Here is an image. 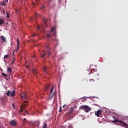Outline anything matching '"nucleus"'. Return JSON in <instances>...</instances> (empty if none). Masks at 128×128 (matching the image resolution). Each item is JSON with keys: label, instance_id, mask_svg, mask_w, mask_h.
Segmentation results:
<instances>
[{"label": "nucleus", "instance_id": "79ce46f5", "mask_svg": "<svg viewBox=\"0 0 128 128\" xmlns=\"http://www.w3.org/2000/svg\"><path fill=\"white\" fill-rule=\"evenodd\" d=\"M12 106H14V104H12Z\"/></svg>", "mask_w": 128, "mask_h": 128}, {"label": "nucleus", "instance_id": "49530a36", "mask_svg": "<svg viewBox=\"0 0 128 128\" xmlns=\"http://www.w3.org/2000/svg\"><path fill=\"white\" fill-rule=\"evenodd\" d=\"M27 68H28V66Z\"/></svg>", "mask_w": 128, "mask_h": 128}, {"label": "nucleus", "instance_id": "412c9836", "mask_svg": "<svg viewBox=\"0 0 128 128\" xmlns=\"http://www.w3.org/2000/svg\"><path fill=\"white\" fill-rule=\"evenodd\" d=\"M44 8H46V6H44V4H42V6L40 7V10H44Z\"/></svg>", "mask_w": 128, "mask_h": 128}, {"label": "nucleus", "instance_id": "a211bd4d", "mask_svg": "<svg viewBox=\"0 0 128 128\" xmlns=\"http://www.w3.org/2000/svg\"><path fill=\"white\" fill-rule=\"evenodd\" d=\"M8 72H9L10 74V72H12V69L10 68H8L7 69Z\"/></svg>", "mask_w": 128, "mask_h": 128}, {"label": "nucleus", "instance_id": "6e6552de", "mask_svg": "<svg viewBox=\"0 0 128 128\" xmlns=\"http://www.w3.org/2000/svg\"><path fill=\"white\" fill-rule=\"evenodd\" d=\"M0 38L2 40L3 42H6V37H4V36H0Z\"/></svg>", "mask_w": 128, "mask_h": 128}, {"label": "nucleus", "instance_id": "37998d69", "mask_svg": "<svg viewBox=\"0 0 128 128\" xmlns=\"http://www.w3.org/2000/svg\"><path fill=\"white\" fill-rule=\"evenodd\" d=\"M20 112H22V110H20Z\"/></svg>", "mask_w": 128, "mask_h": 128}, {"label": "nucleus", "instance_id": "ddd939ff", "mask_svg": "<svg viewBox=\"0 0 128 128\" xmlns=\"http://www.w3.org/2000/svg\"><path fill=\"white\" fill-rule=\"evenodd\" d=\"M11 92L10 91H8V92H6V96H10V94H11Z\"/></svg>", "mask_w": 128, "mask_h": 128}, {"label": "nucleus", "instance_id": "ea45409f", "mask_svg": "<svg viewBox=\"0 0 128 128\" xmlns=\"http://www.w3.org/2000/svg\"><path fill=\"white\" fill-rule=\"evenodd\" d=\"M0 128H3L2 126L0 125Z\"/></svg>", "mask_w": 128, "mask_h": 128}, {"label": "nucleus", "instance_id": "f03ea898", "mask_svg": "<svg viewBox=\"0 0 128 128\" xmlns=\"http://www.w3.org/2000/svg\"><path fill=\"white\" fill-rule=\"evenodd\" d=\"M80 110H83L86 112H90L92 108L86 105H84L80 106Z\"/></svg>", "mask_w": 128, "mask_h": 128}, {"label": "nucleus", "instance_id": "473e14b6", "mask_svg": "<svg viewBox=\"0 0 128 128\" xmlns=\"http://www.w3.org/2000/svg\"><path fill=\"white\" fill-rule=\"evenodd\" d=\"M54 36H56V32H54L53 34Z\"/></svg>", "mask_w": 128, "mask_h": 128}, {"label": "nucleus", "instance_id": "b1692460", "mask_svg": "<svg viewBox=\"0 0 128 128\" xmlns=\"http://www.w3.org/2000/svg\"><path fill=\"white\" fill-rule=\"evenodd\" d=\"M48 128V124H45L44 125L43 128Z\"/></svg>", "mask_w": 128, "mask_h": 128}, {"label": "nucleus", "instance_id": "c03bdc74", "mask_svg": "<svg viewBox=\"0 0 128 128\" xmlns=\"http://www.w3.org/2000/svg\"><path fill=\"white\" fill-rule=\"evenodd\" d=\"M33 4H34V3H33Z\"/></svg>", "mask_w": 128, "mask_h": 128}, {"label": "nucleus", "instance_id": "5701e85b", "mask_svg": "<svg viewBox=\"0 0 128 128\" xmlns=\"http://www.w3.org/2000/svg\"><path fill=\"white\" fill-rule=\"evenodd\" d=\"M32 72H34V74H37L38 72H36V70H33Z\"/></svg>", "mask_w": 128, "mask_h": 128}, {"label": "nucleus", "instance_id": "39448f33", "mask_svg": "<svg viewBox=\"0 0 128 128\" xmlns=\"http://www.w3.org/2000/svg\"><path fill=\"white\" fill-rule=\"evenodd\" d=\"M10 124L12 126H16V121L14 120H12L10 122Z\"/></svg>", "mask_w": 128, "mask_h": 128}, {"label": "nucleus", "instance_id": "9d476101", "mask_svg": "<svg viewBox=\"0 0 128 128\" xmlns=\"http://www.w3.org/2000/svg\"><path fill=\"white\" fill-rule=\"evenodd\" d=\"M17 41V48H20V38H18Z\"/></svg>", "mask_w": 128, "mask_h": 128}, {"label": "nucleus", "instance_id": "c756f323", "mask_svg": "<svg viewBox=\"0 0 128 128\" xmlns=\"http://www.w3.org/2000/svg\"><path fill=\"white\" fill-rule=\"evenodd\" d=\"M50 2H52V0H48V6H50Z\"/></svg>", "mask_w": 128, "mask_h": 128}, {"label": "nucleus", "instance_id": "20e7f679", "mask_svg": "<svg viewBox=\"0 0 128 128\" xmlns=\"http://www.w3.org/2000/svg\"><path fill=\"white\" fill-rule=\"evenodd\" d=\"M74 108H76V105L75 106L72 107L70 108L68 116H71L72 114V112H74Z\"/></svg>", "mask_w": 128, "mask_h": 128}, {"label": "nucleus", "instance_id": "393cba45", "mask_svg": "<svg viewBox=\"0 0 128 128\" xmlns=\"http://www.w3.org/2000/svg\"><path fill=\"white\" fill-rule=\"evenodd\" d=\"M18 48L14 49V50L13 54H14V52H18Z\"/></svg>", "mask_w": 128, "mask_h": 128}, {"label": "nucleus", "instance_id": "4468645a", "mask_svg": "<svg viewBox=\"0 0 128 128\" xmlns=\"http://www.w3.org/2000/svg\"><path fill=\"white\" fill-rule=\"evenodd\" d=\"M4 24V20L2 19L0 20V24Z\"/></svg>", "mask_w": 128, "mask_h": 128}, {"label": "nucleus", "instance_id": "2f4dec72", "mask_svg": "<svg viewBox=\"0 0 128 128\" xmlns=\"http://www.w3.org/2000/svg\"><path fill=\"white\" fill-rule=\"evenodd\" d=\"M62 106H60V110H59V112H62Z\"/></svg>", "mask_w": 128, "mask_h": 128}, {"label": "nucleus", "instance_id": "aec40b11", "mask_svg": "<svg viewBox=\"0 0 128 128\" xmlns=\"http://www.w3.org/2000/svg\"><path fill=\"white\" fill-rule=\"evenodd\" d=\"M2 76H4V78H6V76H8V74L4 73V72H2Z\"/></svg>", "mask_w": 128, "mask_h": 128}, {"label": "nucleus", "instance_id": "c9c22d12", "mask_svg": "<svg viewBox=\"0 0 128 128\" xmlns=\"http://www.w3.org/2000/svg\"><path fill=\"white\" fill-rule=\"evenodd\" d=\"M92 80H93V82H94V79H90V82H92Z\"/></svg>", "mask_w": 128, "mask_h": 128}, {"label": "nucleus", "instance_id": "58836bf2", "mask_svg": "<svg viewBox=\"0 0 128 128\" xmlns=\"http://www.w3.org/2000/svg\"><path fill=\"white\" fill-rule=\"evenodd\" d=\"M65 106H66V104L64 105V106H62V107H63V108H64Z\"/></svg>", "mask_w": 128, "mask_h": 128}, {"label": "nucleus", "instance_id": "cd10ccee", "mask_svg": "<svg viewBox=\"0 0 128 128\" xmlns=\"http://www.w3.org/2000/svg\"><path fill=\"white\" fill-rule=\"evenodd\" d=\"M52 54V52L50 51H48V56H50Z\"/></svg>", "mask_w": 128, "mask_h": 128}, {"label": "nucleus", "instance_id": "423d86ee", "mask_svg": "<svg viewBox=\"0 0 128 128\" xmlns=\"http://www.w3.org/2000/svg\"><path fill=\"white\" fill-rule=\"evenodd\" d=\"M26 106H28V102L24 101L22 105L21 106V110H24Z\"/></svg>", "mask_w": 128, "mask_h": 128}, {"label": "nucleus", "instance_id": "72a5a7b5", "mask_svg": "<svg viewBox=\"0 0 128 128\" xmlns=\"http://www.w3.org/2000/svg\"><path fill=\"white\" fill-rule=\"evenodd\" d=\"M35 14H36V16H38V13H36Z\"/></svg>", "mask_w": 128, "mask_h": 128}, {"label": "nucleus", "instance_id": "4be33fe9", "mask_svg": "<svg viewBox=\"0 0 128 128\" xmlns=\"http://www.w3.org/2000/svg\"><path fill=\"white\" fill-rule=\"evenodd\" d=\"M47 70H48V68H46V67L44 68V72H46Z\"/></svg>", "mask_w": 128, "mask_h": 128}, {"label": "nucleus", "instance_id": "f8f14e48", "mask_svg": "<svg viewBox=\"0 0 128 128\" xmlns=\"http://www.w3.org/2000/svg\"><path fill=\"white\" fill-rule=\"evenodd\" d=\"M14 94H16V90H14L12 92L10 96L12 98L13 96H14Z\"/></svg>", "mask_w": 128, "mask_h": 128}, {"label": "nucleus", "instance_id": "9b49d317", "mask_svg": "<svg viewBox=\"0 0 128 128\" xmlns=\"http://www.w3.org/2000/svg\"><path fill=\"white\" fill-rule=\"evenodd\" d=\"M0 4L1 6H6V3L5 1H2L0 2Z\"/></svg>", "mask_w": 128, "mask_h": 128}, {"label": "nucleus", "instance_id": "f257e3e1", "mask_svg": "<svg viewBox=\"0 0 128 128\" xmlns=\"http://www.w3.org/2000/svg\"><path fill=\"white\" fill-rule=\"evenodd\" d=\"M113 118H114V120H113L112 122L114 124H116V122H119L118 125L121 126H128V124H126V122H122V120H118V119H116V116H113Z\"/></svg>", "mask_w": 128, "mask_h": 128}, {"label": "nucleus", "instance_id": "2eb2a0df", "mask_svg": "<svg viewBox=\"0 0 128 128\" xmlns=\"http://www.w3.org/2000/svg\"><path fill=\"white\" fill-rule=\"evenodd\" d=\"M46 38H52V34H47Z\"/></svg>", "mask_w": 128, "mask_h": 128}, {"label": "nucleus", "instance_id": "dca6fc26", "mask_svg": "<svg viewBox=\"0 0 128 128\" xmlns=\"http://www.w3.org/2000/svg\"><path fill=\"white\" fill-rule=\"evenodd\" d=\"M54 30H56V28L53 27L51 29L50 32H54Z\"/></svg>", "mask_w": 128, "mask_h": 128}, {"label": "nucleus", "instance_id": "c85d7f7f", "mask_svg": "<svg viewBox=\"0 0 128 128\" xmlns=\"http://www.w3.org/2000/svg\"><path fill=\"white\" fill-rule=\"evenodd\" d=\"M6 16L8 18H10V15L8 14V12H6Z\"/></svg>", "mask_w": 128, "mask_h": 128}, {"label": "nucleus", "instance_id": "a18cd8bd", "mask_svg": "<svg viewBox=\"0 0 128 128\" xmlns=\"http://www.w3.org/2000/svg\"><path fill=\"white\" fill-rule=\"evenodd\" d=\"M32 58H34V56Z\"/></svg>", "mask_w": 128, "mask_h": 128}, {"label": "nucleus", "instance_id": "e433bc0d", "mask_svg": "<svg viewBox=\"0 0 128 128\" xmlns=\"http://www.w3.org/2000/svg\"><path fill=\"white\" fill-rule=\"evenodd\" d=\"M2 12H3V14H4L6 12V11H4V10H3Z\"/></svg>", "mask_w": 128, "mask_h": 128}, {"label": "nucleus", "instance_id": "a878e982", "mask_svg": "<svg viewBox=\"0 0 128 128\" xmlns=\"http://www.w3.org/2000/svg\"><path fill=\"white\" fill-rule=\"evenodd\" d=\"M8 58V55H5L4 56V60H6V58Z\"/></svg>", "mask_w": 128, "mask_h": 128}, {"label": "nucleus", "instance_id": "7ed1b4c3", "mask_svg": "<svg viewBox=\"0 0 128 128\" xmlns=\"http://www.w3.org/2000/svg\"><path fill=\"white\" fill-rule=\"evenodd\" d=\"M54 90V86H52L50 90V96H49V98H50V100H52V98H56V92H52Z\"/></svg>", "mask_w": 128, "mask_h": 128}, {"label": "nucleus", "instance_id": "0eeeda50", "mask_svg": "<svg viewBox=\"0 0 128 128\" xmlns=\"http://www.w3.org/2000/svg\"><path fill=\"white\" fill-rule=\"evenodd\" d=\"M102 112V110H98L95 113V114L96 116L98 117Z\"/></svg>", "mask_w": 128, "mask_h": 128}, {"label": "nucleus", "instance_id": "6ab92c4d", "mask_svg": "<svg viewBox=\"0 0 128 128\" xmlns=\"http://www.w3.org/2000/svg\"><path fill=\"white\" fill-rule=\"evenodd\" d=\"M43 22L45 24H46V22H48V20L46 18L43 19Z\"/></svg>", "mask_w": 128, "mask_h": 128}, {"label": "nucleus", "instance_id": "4c0bfd02", "mask_svg": "<svg viewBox=\"0 0 128 128\" xmlns=\"http://www.w3.org/2000/svg\"><path fill=\"white\" fill-rule=\"evenodd\" d=\"M4 2H8V0H6Z\"/></svg>", "mask_w": 128, "mask_h": 128}, {"label": "nucleus", "instance_id": "7c9ffc66", "mask_svg": "<svg viewBox=\"0 0 128 128\" xmlns=\"http://www.w3.org/2000/svg\"><path fill=\"white\" fill-rule=\"evenodd\" d=\"M46 56V54H42V58H44Z\"/></svg>", "mask_w": 128, "mask_h": 128}, {"label": "nucleus", "instance_id": "bb28decb", "mask_svg": "<svg viewBox=\"0 0 128 128\" xmlns=\"http://www.w3.org/2000/svg\"><path fill=\"white\" fill-rule=\"evenodd\" d=\"M24 124H26V118H24L23 120Z\"/></svg>", "mask_w": 128, "mask_h": 128}, {"label": "nucleus", "instance_id": "a19ab883", "mask_svg": "<svg viewBox=\"0 0 128 128\" xmlns=\"http://www.w3.org/2000/svg\"><path fill=\"white\" fill-rule=\"evenodd\" d=\"M6 80H8V78H6Z\"/></svg>", "mask_w": 128, "mask_h": 128}, {"label": "nucleus", "instance_id": "f3484780", "mask_svg": "<svg viewBox=\"0 0 128 128\" xmlns=\"http://www.w3.org/2000/svg\"><path fill=\"white\" fill-rule=\"evenodd\" d=\"M48 88H50V84H48L47 86H46L45 90H48Z\"/></svg>", "mask_w": 128, "mask_h": 128}, {"label": "nucleus", "instance_id": "1a4fd4ad", "mask_svg": "<svg viewBox=\"0 0 128 128\" xmlns=\"http://www.w3.org/2000/svg\"><path fill=\"white\" fill-rule=\"evenodd\" d=\"M21 98H25V100L26 99V94L22 93V94L21 95Z\"/></svg>", "mask_w": 128, "mask_h": 128}, {"label": "nucleus", "instance_id": "f704fd0d", "mask_svg": "<svg viewBox=\"0 0 128 128\" xmlns=\"http://www.w3.org/2000/svg\"><path fill=\"white\" fill-rule=\"evenodd\" d=\"M46 48H50V46H46Z\"/></svg>", "mask_w": 128, "mask_h": 128}]
</instances>
